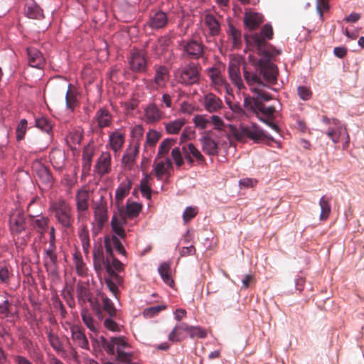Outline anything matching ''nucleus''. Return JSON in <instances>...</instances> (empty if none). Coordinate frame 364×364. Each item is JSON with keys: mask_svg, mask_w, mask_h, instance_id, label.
<instances>
[{"mask_svg": "<svg viewBox=\"0 0 364 364\" xmlns=\"http://www.w3.org/2000/svg\"><path fill=\"white\" fill-rule=\"evenodd\" d=\"M278 68L268 59H261L256 63L245 65L243 77L250 86L255 85L276 84Z\"/></svg>", "mask_w": 364, "mask_h": 364, "instance_id": "f257e3e1", "label": "nucleus"}, {"mask_svg": "<svg viewBox=\"0 0 364 364\" xmlns=\"http://www.w3.org/2000/svg\"><path fill=\"white\" fill-rule=\"evenodd\" d=\"M273 37V29L270 24H265L260 33H255L246 37V42L249 46H252L260 55L267 58H273L280 54V50H277L266 39L270 40Z\"/></svg>", "mask_w": 364, "mask_h": 364, "instance_id": "f03ea898", "label": "nucleus"}, {"mask_svg": "<svg viewBox=\"0 0 364 364\" xmlns=\"http://www.w3.org/2000/svg\"><path fill=\"white\" fill-rule=\"evenodd\" d=\"M171 157L178 168L184 164V160L190 165H193L194 162L198 165L205 164V157L192 143L183 144L181 146L174 147L171 151Z\"/></svg>", "mask_w": 364, "mask_h": 364, "instance_id": "7ed1b4c3", "label": "nucleus"}, {"mask_svg": "<svg viewBox=\"0 0 364 364\" xmlns=\"http://www.w3.org/2000/svg\"><path fill=\"white\" fill-rule=\"evenodd\" d=\"M102 347L108 354L112 355H114L116 349L118 361L134 364L131 363L132 354L124 351L129 347V344L124 337H112L109 341L103 339Z\"/></svg>", "mask_w": 364, "mask_h": 364, "instance_id": "20e7f679", "label": "nucleus"}, {"mask_svg": "<svg viewBox=\"0 0 364 364\" xmlns=\"http://www.w3.org/2000/svg\"><path fill=\"white\" fill-rule=\"evenodd\" d=\"M233 136L238 141L247 138L255 143H260L268 138L267 133L256 123L241 126L240 129L231 127Z\"/></svg>", "mask_w": 364, "mask_h": 364, "instance_id": "39448f33", "label": "nucleus"}, {"mask_svg": "<svg viewBox=\"0 0 364 364\" xmlns=\"http://www.w3.org/2000/svg\"><path fill=\"white\" fill-rule=\"evenodd\" d=\"M50 210L54 213L57 221L63 228L72 227L73 222L72 208L65 200L60 198L50 203Z\"/></svg>", "mask_w": 364, "mask_h": 364, "instance_id": "423d86ee", "label": "nucleus"}, {"mask_svg": "<svg viewBox=\"0 0 364 364\" xmlns=\"http://www.w3.org/2000/svg\"><path fill=\"white\" fill-rule=\"evenodd\" d=\"M322 122L328 126L326 134L334 143L337 144L343 135H346L345 145L347 146L350 141V137L345 125L336 118H328L326 116L322 117Z\"/></svg>", "mask_w": 364, "mask_h": 364, "instance_id": "0eeeda50", "label": "nucleus"}, {"mask_svg": "<svg viewBox=\"0 0 364 364\" xmlns=\"http://www.w3.org/2000/svg\"><path fill=\"white\" fill-rule=\"evenodd\" d=\"M244 107L250 115H255L260 121L267 122V119H272L276 112L274 106L266 107L264 103L255 101L254 99H244Z\"/></svg>", "mask_w": 364, "mask_h": 364, "instance_id": "6e6552de", "label": "nucleus"}, {"mask_svg": "<svg viewBox=\"0 0 364 364\" xmlns=\"http://www.w3.org/2000/svg\"><path fill=\"white\" fill-rule=\"evenodd\" d=\"M183 55L191 60L203 58L205 46L201 41L196 39L184 40L181 43Z\"/></svg>", "mask_w": 364, "mask_h": 364, "instance_id": "1a4fd4ad", "label": "nucleus"}, {"mask_svg": "<svg viewBox=\"0 0 364 364\" xmlns=\"http://www.w3.org/2000/svg\"><path fill=\"white\" fill-rule=\"evenodd\" d=\"M200 80V67L194 63H190L178 73V80L185 85H192Z\"/></svg>", "mask_w": 364, "mask_h": 364, "instance_id": "9d476101", "label": "nucleus"}, {"mask_svg": "<svg viewBox=\"0 0 364 364\" xmlns=\"http://www.w3.org/2000/svg\"><path fill=\"white\" fill-rule=\"evenodd\" d=\"M147 54L144 50H132L128 58L129 68L134 73H145L147 69Z\"/></svg>", "mask_w": 364, "mask_h": 364, "instance_id": "9b49d317", "label": "nucleus"}, {"mask_svg": "<svg viewBox=\"0 0 364 364\" xmlns=\"http://www.w3.org/2000/svg\"><path fill=\"white\" fill-rule=\"evenodd\" d=\"M26 218L24 213L18 208L13 210L9 215V229L13 237L18 236L26 228Z\"/></svg>", "mask_w": 364, "mask_h": 364, "instance_id": "f8f14e48", "label": "nucleus"}, {"mask_svg": "<svg viewBox=\"0 0 364 364\" xmlns=\"http://www.w3.org/2000/svg\"><path fill=\"white\" fill-rule=\"evenodd\" d=\"M113 118L111 113L105 108L99 109L92 119L93 124L96 123V127H93V131L97 132L105 127H109L112 124Z\"/></svg>", "mask_w": 364, "mask_h": 364, "instance_id": "ddd939ff", "label": "nucleus"}, {"mask_svg": "<svg viewBox=\"0 0 364 364\" xmlns=\"http://www.w3.org/2000/svg\"><path fill=\"white\" fill-rule=\"evenodd\" d=\"M76 210L78 218L85 216L89 208L90 193L85 188H80L77 191L75 194Z\"/></svg>", "mask_w": 364, "mask_h": 364, "instance_id": "4468645a", "label": "nucleus"}, {"mask_svg": "<svg viewBox=\"0 0 364 364\" xmlns=\"http://www.w3.org/2000/svg\"><path fill=\"white\" fill-rule=\"evenodd\" d=\"M44 251L46 253L43 259L44 267L48 274L56 275L58 268L56 247H48Z\"/></svg>", "mask_w": 364, "mask_h": 364, "instance_id": "2eb2a0df", "label": "nucleus"}, {"mask_svg": "<svg viewBox=\"0 0 364 364\" xmlns=\"http://www.w3.org/2000/svg\"><path fill=\"white\" fill-rule=\"evenodd\" d=\"M106 271L109 274V277L105 279V284L108 287L109 290L112 292V294L117 297V294L119 293V289L117 285H120L123 282L122 277L119 275L117 273L113 271L109 260L106 264Z\"/></svg>", "mask_w": 364, "mask_h": 364, "instance_id": "dca6fc26", "label": "nucleus"}, {"mask_svg": "<svg viewBox=\"0 0 364 364\" xmlns=\"http://www.w3.org/2000/svg\"><path fill=\"white\" fill-rule=\"evenodd\" d=\"M94 216L97 225L101 228L108 219L107 203L104 196H101L100 201L96 203L94 208Z\"/></svg>", "mask_w": 364, "mask_h": 364, "instance_id": "f3484780", "label": "nucleus"}, {"mask_svg": "<svg viewBox=\"0 0 364 364\" xmlns=\"http://www.w3.org/2000/svg\"><path fill=\"white\" fill-rule=\"evenodd\" d=\"M203 151L209 156H217L220 148L218 143L212 139L210 132H207L200 139Z\"/></svg>", "mask_w": 364, "mask_h": 364, "instance_id": "a211bd4d", "label": "nucleus"}, {"mask_svg": "<svg viewBox=\"0 0 364 364\" xmlns=\"http://www.w3.org/2000/svg\"><path fill=\"white\" fill-rule=\"evenodd\" d=\"M168 21V16L165 12L152 11L150 13L147 25L152 29H160L167 25Z\"/></svg>", "mask_w": 364, "mask_h": 364, "instance_id": "6ab92c4d", "label": "nucleus"}, {"mask_svg": "<svg viewBox=\"0 0 364 364\" xmlns=\"http://www.w3.org/2000/svg\"><path fill=\"white\" fill-rule=\"evenodd\" d=\"M203 105L206 111L210 113L218 112L223 107L221 99L211 92L204 95Z\"/></svg>", "mask_w": 364, "mask_h": 364, "instance_id": "aec40b11", "label": "nucleus"}, {"mask_svg": "<svg viewBox=\"0 0 364 364\" xmlns=\"http://www.w3.org/2000/svg\"><path fill=\"white\" fill-rule=\"evenodd\" d=\"M228 74L232 82L239 89L245 88L240 75V64L237 60L230 61L228 66Z\"/></svg>", "mask_w": 364, "mask_h": 364, "instance_id": "412c9836", "label": "nucleus"}, {"mask_svg": "<svg viewBox=\"0 0 364 364\" xmlns=\"http://www.w3.org/2000/svg\"><path fill=\"white\" fill-rule=\"evenodd\" d=\"M95 168L100 176L109 173L111 171L110 154L109 152H103L98 158Z\"/></svg>", "mask_w": 364, "mask_h": 364, "instance_id": "4be33fe9", "label": "nucleus"}, {"mask_svg": "<svg viewBox=\"0 0 364 364\" xmlns=\"http://www.w3.org/2000/svg\"><path fill=\"white\" fill-rule=\"evenodd\" d=\"M28 62L31 67L41 69L45 64V59L42 53L36 48L31 47L27 49Z\"/></svg>", "mask_w": 364, "mask_h": 364, "instance_id": "5701e85b", "label": "nucleus"}, {"mask_svg": "<svg viewBox=\"0 0 364 364\" xmlns=\"http://www.w3.org/2000/svg\"><path fill=\"white\" fill-rule=\"evenodd\" d=\"M30 223L33 227V229L35 230L38 233L41 235V237H43L48 228V225L50 220L48 217L40 215L36 217L34 215H30Z\"/></svg>", "mask_w": 364, "mask_h": 364, "instance_id": "b1692460", "label": "nucleus"}, {"mask_svg": "<svg viewBox=\"0 0 364 364\" xmlns=\"http://www.w3.org/2000/svg\"><path fill=\"white\" fill-rule=\"evenodd\" d=\"M169 70L164 65H160L155 69L154 82L159 88H164L169 80Z\"/></svg>", "mask_w": 364, "mask_h": 364, "instance_id": "393cba45", "label": "nucleus"}, {"mask_svg": "<svg viewBox=\"0 0 364 364\" xmlns=\"http://www.w3.org/2000/svg\"><path fill=\"white\" fill-rule=\"evenodd\" d=\"M24 14L28 18L31 19L41 20L44 18L43 10L33 0L26 1Z\"/></svg>", "mask_w": 364, "mask_h": 364, "instance_id": "a878e982", "label": "nucleus"}, {"mask_svg": "<svg viewBox=\"0 0 364 364\" xmlns=\"http://www.w3.org/2000/svg\"><path fill=\"white\" fill-rule=\"evenodd\" d=\"M109 257L105 259L103 247L102 245L95 246L93 250L94 267L98 272L102 270L103 266L106 269V264Z\"/></svg>", "mask_w": 364, "mask_h": 364, "instance_id": "bb28decb", "label": "nucleus"}, {"mask_svg": "<svg viewBox=\"0 0 364 364\" xmlns=\"http://www.w3.org/2000/svg\"><path fill=\"white\" fill-rule=\"evenodd\" d=\"M264 18L262 14L256 12H245L244 23L250 31L256 29L263 22Z\"/></svg>", "mask_w": 364, "mask_h": 364, "instance_id": "cd10ccee", "label": "nucleus"}, {"mask_svg": "<svg viewBox=\"0 0 364 364\" xmlns=\"http://www.w3.org/2000/svg\"><path fill=\"white\" fill-rule=\"evenodd\" d=\"M164 112L154 104L149 105L145 109V120L149 124H154L162 119Z\"/></svg>", "mask_w": 364, "mask_h": 364, "instance_id": "c85d7f7f", "label": "nucleus"}, {"mask_svg": "<svg viewBox=\"0 0 364 364\" xmlns=\"http://www.w3.org/2000/svg\"><path fill=\"white\" fill-rule=\"evenodd\" d=\"M50 161L53 168L61 171L63 169L65 161V154L60 149L53 150L49 155Z\"/></svg>", "mask_w": 364, "mask_h": 364, "instance_id": "c756f323", "label": "nucleus"}, {"mask_svg": "<svg viewBox=\"0 0 364 364\" xmlns=\"http://www.w3.org/2000/svg\"><path fill=\"white\" fill-rule=\"evenodd\" d=\"M72 338L82 348L88 350L89 343L82 328L78 326L71 327Z\"/></svg>", "mask_w": 364, "mask_h": 364, "instance_id": "7c9ffc66", "label": "nucleus"}, {"mask_svg": "<svg viewBox=\"0 0 364 364\" xmlns=\"http://www.w3.org/2000/svg\"><path fill=\"white\" fill-rule=\"evenodd\" d=\"M186 323H181L175 326L173 329L168 335V340L173 343L180 341L184 338L183 333L186 332L189 333L191 328Z\"/></svg>", "mask_w": 364, "mask_h": 364, "instance_id": "2f4dec72", "label": "nucleus"}, {"mask_svg": "<svg viewBox=\"0 0 364 364\" xmlns=\"http://www.w3.org/2000/svg\"><path fill=\"white\" fill-rule=\"evenodd\" d=\"M119 219L116 215H114L111 220V226L112 230L122 239H124L126 233L124 230V225L126 224V217L122 213L119 214Z\"/></svg>", "mask_w": 364, "mask_h": 364, "instance_id": "473e14b6", "label": "nucleus"}, {"mask_svg": "<svg viewBox=\"0 0 364 364\" xmlns=\"http://www.w3.org/2000/svg\"><path fill=\"white\" fill-rule=\"evenodd\" d=\"M132 188V182L129 180H126L122 182L116 190L115 200L117 205H119L124 198L129 193Z\"/></svg>", "mask_w": 364, "mask_h": 364, "instance_id": "72a5a7b5", "label": "nucleus"}, {"mask_svg": "<svg viewBox=\"0 0 364 364\" xmlns=\"http://www.w3.org/2000/svg\"><path fill=\"white\" fill-rule=\"evenodd\" d=\"M208 75L211 79L212 82L216 86H224L228 92V84L226 80L223 78L221 73L218 68H211L208 70Z\"/></svg>", "mask_w": 364, "mask_h": 364, "instance_id": "f704fd0d", "label": "nucleus"}, {"mask_svg": "<svg viewBox=\"0 0 364 364\" xmlns=\"http://www.w3.org/2000/svg\"><path fill=\"white\" fill-rule=\"evenodd\" d=\"M173 168V164L170 159L166 158L165 161L154 162V170L156 177L161 180L162 176L168 173V170Z\"/></svg>", "mask_w": 364, "mask_h": 364, "instance_id": "c9c22d12", "label": "nucleus"}, {"mask_svg": "<svg viewBox=\"0 0 364 364\" xmlns=\"http://www.w3.org/2000/svg\"><path fill=\"white\" fill-rule=\"evenodd\" d=\"M124 144V134L119 131H114L109 135V144L114 151H119Z\"/></svg>", "mask_w": 364, "mask_h": 364, "instance_id": "e433bc0d", "label": "nucleus"}, {"mask_svg": "<svg viewBox=\"0 0 364 364\" xmlns=\"http://www.w3.org/2000/svg\"><path fill=\"white\" fill-rule=\"evenodd\" d=\"M139 144L137 143L134 144L133 147L129 148L124 154L122 161V163L131 168L135 161V158L139 154Z\"/></svg>", "mask_w": 364, "mask_h": 364, "instance_id": "4c0bfd02", "label": "nucleus"}, {"mask_svg": "<svg viewBox=\"0 0 364 364\" xmlns=\"http://www.w3.org/2000/svg\"><path fill=\"white\" fill-rule=\"evenodd\" d=\"M141 205L136 203V202H132L129 203L127 202L126 205V210L124 211L122 210H119V214L122 213L123 215H124L127 218L133 219L136 217H137L139 214V213L141 210Z\"/></svg>", "mask_w": 364, "mask_h": 364, "instance_id": "58836bf2", "label": "nucleus"}, {"mask_svg": "<svg viewBox=\"0 0 364 364\" xmlns=\"http://www.w3.org/2000/svg\"><path fill=\"white\" fill-rule=\"evenodd\" d=\"M331 198L323 196L319 200V206L321 208L320 220H326L331 212Z\"/></svg>", "mask_w": 364, "mask_h": 364, "instance_id": "ea45409f", "label": "nucleus"}, {"mask_svg": "<svg viewBox=\"0 0 364 364\" xmlns=\"http://www.w3.org/2000/svg\"><path fill=\"white\" fill-rule=\"evenodd\" d=\"M158 270L164 283L172 287L174 282L171 277V264L166 262H163L160 264Z\"/></svg>", "mask_w": 364, "mask_h": 364, "instance_id": "a19ab883", "label": "nucleus"}, {"mask_svg": "<svg viewBox=\"0 0 364 364\" xmlns=\"http://www.w3.org/2000/svg\"><path fill=\"white\" fill-rule=\"evenodd\" d=\"M204 23L208 28L211 36H217L220 31V23L213 15H206L204 18Z\"/></svg>", "mask_w": 364, "mask_h": 364, "instance_id": "79ce46f5", "label": "nucleus"}, {"mask_svg": "<svg viewBox=\"0 0 364 364\" xmlns=\"http://www.w3.org/2000/svg\"><path fill=\"white\" fill-rule=\"evenodd\" d=\"M94 156V152L90 149H85L82 153V172L83 176H86L89 173L92 159Z\"/></svg>", "mask_w": 364, "mask_h": 364, "instance_id": "37998d69", "label": "nucleus"}, {"mask_svg": "<svg viewBox=\"0 0 364 364\" xmlns=\"http://www.w3.org/2000/svg\"><path fill=\"white\" fill-rule=\"evenodd\" d=\"M100 297L102 302V308H103L104 311L111 318L116 316L117 311L116 308L114 307L113 302L104 293H100Z\"/></svg>", "mask_w": 364, "mask_h": 364, "instance_id": "c03bdc74", "label": "nucleus"}, {"mask_svg": "<svg viewBox=\"0 0 364 364\" xmlns=\"http://www.w3.org/2000/svg\"><path fill=\"white\" fill-rule=\"evenodd\" d=\"M81 317L85 326L92 332H97L98 325L87 309H82Z\"/></svg>", "mask_w": 364, "mask_h": 364, "instance_id": "a18cd8bd", "label": "nucleus"}, {"mask_svg": "<svg viewBox=\"0 0 364 364\" xmlns=\"http://www.w3.org/2000/svg\"><path fill=\"white\" fill-rule=\"evenodd\" d=\"M184 124L185 120L178 119L166 123L165 128L168 134H176L179 132Z\"/></svg>", "mask_w": 364, "mask_h": 364, "instance_id": "49530a36", "label": "nucleus"}, {"mask_svg": "<svg viewBox=\"0 0 364 364\" xmlns=\"http://www.w3.org/2000/svg\"><path fill=\"white\" fill-rule=\"evenodd\" d=\"M77 297L80 303L85 304L87 302H91V293L85 286L80 285L77 289Z\"/></svg>", "mask_w": 364, "mask_h": 364, "instance_id": "de8ad7c7", "label": "nucleus"}, {"mask_svg": "<svg viewBox=\"0 0 364 364\" xmlns=\"http://www.w3.org/2000/svg\"><path fill=\"white\" fill-rule=\"evenodd\" d=\"M175 143L176 140L173 139H166L163 140L159 146L157 159L161 158L166 154Z\"/></svg>", "mask_w": 364, "mask_h": 364, "instance_id": "09e8293b", "label": "nucleus"}, {"mask_svg": "<svg viewBox=\"0 0 364 364\" xmlns=\"http://www.w3.org/2000/svg\"><path fill=\"white\" fill-rule=\"evenodd\" d=\"M252 91L255 93V95L252 97L247 96L245 99H254L255 102L259 101L260 103L272 100L270 94L261 89L255 87Z\"/></svg>", "mask_w": 364, "mask_h": 364, "instance_id": "8fccbe9b", "label": "nucleus"}, {"mask_svg": "<svg viewBox=\"0 0 364 364\" xmlns=\"http://www.w3.org/2000/svg\"><path fill=\"white\" fill-rule=\"evenodd\" d=\"M48 337L50 346L57 353H60L64 352L63 344L57 335L50 332Z\"/></svg>", "mask_w": 364, "mask_h": 364, "instance_id": "3c124183", "label": "nucleus"}, {"mask_svg": "<svg viewBox=\"0 0 364 364\" xmlns=\"http://www.w3.org/2000/svg\"><path fill=\"white\" fill-rule=\"evenodd\" d=\"M70 84L66 92L65 101L67 107L73 109L77 105V100L75 92L70 89Z\"/></svg>", "mask_w": 364, "mask_h": 364, "instance_id": "603ef678", "label": "nucleus"}, {"mask_svg": "<svg viewBox=\"0 0 364 364\" xmlns=\"http://www.w3.org/2000/svg\"><path fill=\"white\" fill-rule=\"evenodd\" d=\"M161 136V134L160 132L154 129L149 130L146 134V144L150 146H154L160 139Z\"/></svg>", "mask_w": 364, "mask_h": 364, "instance_id": "864d4df0", "label": "nucleus"}, {"mask_svg": "<svg viewBox=\"0 0 364 364\" xmlns=\"http://www.w3.org/2000/svg\"><path fill=\"white\" fill-rule=\"evenodd\" d=\"M165 305H156L146 308L143 311V315L146 318H151L157 315L160 311L166 309Z\"/></svg>", "mask_w": 364, "mask_h": 364, "instance_id": "5fc2aeb1", "label": "nucleus"}, {"mask_svg": "<svg viewBox=\"0 0 364 364\" xmlns=\"http://www.w3.org/2000/svg\"><path fill=\"white\" fill-rule=\"evenodd\" d=\"M36 126L46 133H50L53 129V125L50 120L45 117L36 119Z\"/></svg>", "mask_w": 364, "mask_h": 364, "instance_id": "6e6d98bb", "label": "nucleus"}, {"mask_svg": "<svg viewBox=\"0 0 364 364\" xmlns=\"http://www.w3.org/2000/svg\"><path fill=\"white\" fill-rule=\"evenodd\" d=\"M27 126L28 122L26 119H22L18 124L16 129V139L18 141L23 139L26 133Z\"/></svg>", "mask_w": 364, "mask_h": 364, "instance_id": "4d7b16f0", "label": "nucleus"}, {"mask_svg": "<svg viewBox=\"0 0 364 364\" xmlns=\"http://www.w3.org/2000/svg\"><path fill=\"white\" fill-rule=\"evenodd\" d=\"M329 8L328 0H316V11L321 21L324 20V12L328 11Z\"/></svg>", "mask_w": 364, "mask_h": 364, "instance_id": "13d9d810", "label": "nucleus"}, {"mask_svg": "<svg viewBox=\"0 0 364 364\" xmlns=\"http://www.w3.org/2000/svg\"><path fill=\"white\" fill-rule=\"evenodd\" d=\"M230 36L232 41L234 47H239L241 45L242 34L241 31L231 26L230 27Z\"/></svg>", "mask_w": 364, "mask_h": 364, "instance_id": "bf43d9fd", "label": "nucleus"}, {"mask_svg": "<svg viewBox=\"0 0 364 364\" xmlns=\"http://www.w3.org/2000/svg\"><path fill=\"white\" fill-rule=\"evenodd\" d=\"M144 131V129L141 125H136L132 128L131 136L134 140V144L138 143L140 145L139 141L143 137Z\"/></svg>", "mask_w": 364, "mask_h": 364, "instance_id": "052dcab7", "label": "nucleus"}, {"mask_svg": "<svg viewBox=\"0 0 364 364\" xmlns=\"http://www.w3.org/2000/svg\"><path fill=\"white\" fill-rule=\"evenodd\" d=\"M196 127L200 129H205L210 123V119L203 115H196L193 119Z\"/></svg>", "mask_w": 364, "mask_h": 364, "instance_id": "680f3d73", "label": "nucleus"}, {"mask_svg": "<svg viewBox=\"0 0 364 364\" xmlns=\"http://www.w3.org/2000/svg\"><path fill=\"white\" fill-rule=\"evenodd\" d=\"M13 274L8 267L4 266L0 268V281L3 284H9Z\"/></svg>", "mask_w": 364, "mask_h": 364, "instance_id": "e2e57ef3", "label": "nucleus"}, {"mask_svg": "<svg viewBox=\"0 0 364 364\" xmlns=\"http://www.w3.org/2000/svg\"><path fill=\"white\" fill-rule=\"evenodd\" d=\"M11 306L9 301L4 295L0 294V314L4 316H8L9 311V306Z\"/></svg>", "mask_w": 364, "mask_h": 364, "instance_id": "0e129e2a", "label": "nucleus"}, {"mask_svg": "<svg viewBox=\"0 0 364 364\" xmlns=\"http://www.w3.org/2000/svg\"><path fill=\"white\" fill-rule=\"evenodd\" d=\"M297 93L299 97L304 101L309 100L312 96L311 90L305 86H299Z\"/></svg>", "mask_w": 364, "mask_h": 364, "instance_id": "69168bd1", "label": "nucleus"}, {"mask_svg": "<svg viewBox=\"0 0 364 364\" xmlns=\"http://www.w3.org/2000/svg\"><path fill=\"white\" fill-rule=\"evenodd\" d=\"M198 211L196 208L188 207L186 208L183 213V219L185 223H188L191 219L196 217Z\"/></svg>", "mask_w": 364, "mask_h": 364, "instance_id": "338daca9", "label": "nucleus"}, {"mask_svg": "<svg viewBox=\"0 0 364 364\" xmlns=\"http://www.w3.org/2000/svg\"><path fill=\"white\" fill-rule=\"evenodd\" d=\"M38 175L46 182H51L53 177L50 170L46 166H42L38 171Z\"/></svg>", "mask_w": 364, "mask_h": 364, "instance_id": "774afa93", "label": "nucleus"}]
</instances>
